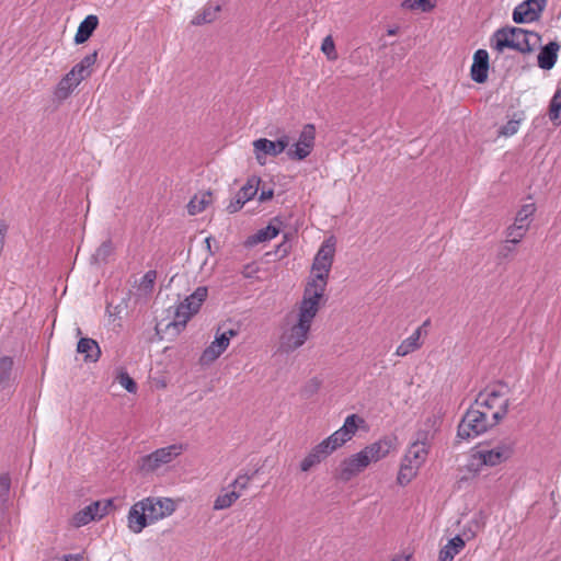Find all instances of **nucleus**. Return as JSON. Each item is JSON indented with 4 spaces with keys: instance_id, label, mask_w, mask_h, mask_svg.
I'll list each match as a JSON object with an SVG mask.
<instances>
[{
    "instance_id": "nucleus-49",
    "label": "nucleus",
    "mask_w": 561,
    "mask_h": 561,
    "mask_svg": "<svg viewBox=\"0 0 561 561\" xmlns=\"http://www.w3.org/2000/svg\"><path fill=\"white\" fill-rule=\"evenodd\" d=\"M321 50L328 56L329 59H335V45L331 36H327L321 45Z\"/></svg>"
},
{
    "instance_id": "nucleus-30",
    "label": "nucleus",
    "mask_w": 561,
    "mask_h": 561,
    "mask_svg": "<svg viewBox=\"0 0 561 561\" xmlns=\"http://www.w3.org/2000/svg\"><path fill=\"white\" fill-rule=\"evenodd\" d=\"M211 194L206 193L201 198L194 196L187 204V211L190 215H196L206 208V205L210 202Z\"/></svg>"
},
{
    "instance_id": "nucleus-46",
    "label": "nucleus",
    "mask_w": 561,
    "mask_h": 561,
    "mask_svg": "<svg viewBox=\"0 0 561 561\" xmlns=\"http://www.w3.org/2000/svg\"><path fill=\"white\" fill-rule=\"evenodd\" d=\"M220 10L219 7H216V8H206L204 9V11L198 14L194 20H193V24H203V23H210L211 21L215 20L216 18V13Z\"/></svg>"
},
{
    "instance_id": "nucleus-21",
    "label": "nucleus",
    "mask_w": 561,
    "mask_h": 561,
    "mask_svg": "<svg viewBox=\"0 0 561 561\" xmlns=\"http://www.w3.org/2000/svg\"><path fill=\"white\" fill-rule=\"evenodd\" d=\"M81 83L76 77H71L70 72L66 73L58 82L55 95L59 100L67 99L72 91Z\"/></svg>"
},
{
    "instance_id": "nucleus-16",
    "label": "nucleus",
    "mask_w": 561,
    "mask_h": 561,
    "mask_svg": "<svg viewBox=\"0 0 561 561\" xmlns=\"http://www.w3.org/2000/svg\"><path fill=\"white\" fill-rule=\"evenodd\" d=\"M428 454V447L424 439L420 437L410 445L403 461L415 465L416 467H421L422 463L426 460Z\"/></svg>"
},
{
    "instance_id": "nucleus-45",
    "label": "nucleus",
    "mask_w": 561,
    "mask_h": 561,
    "mask_svg": "<svg viewBox=\"0 0 561 561\" xmlns=\"http://www.w3.org/2000/svg\"><path fill=\"white\" fill-rule=\"evenodd\" d=\"M549 116L551 121H561V91H558L550 102Z\"/></svg>"
},
{
    "instance_id": "nucleus-13",
    "label": "nucleus",
    "mask_w": 561,
    "mask_h": 561,
    "mask_svg": "<svg viewBox=\"0 0 561 561\" xmlns=\"http://www.w3.org/2000/svg\"><path fill=\"white\" fill-rule=\"evenodd\" d=\"M333 453L328 447V444L320 442L308 453V455L300 462V470L304 472L310 471L313 467L320 465Z\"/></svg>"
},
{
    "instance_id": "nucleus-54",
    "label": "nucleus",
    "mask_w": 561,
    "mask_h": 561,
    "mask_svg": "<svg viewBox=\"0 0 561 561\" xmlns=\"http://www.w3.org/2000/svg\"><path fill=\"white\" fill-rule=\"evenodd\" d=\"M457 553H454V550L449 549V546H444L438 556V561H454V558Z\"/></svg>"
},
{
    "instance_id": "nucleus-25",
    "label": "nucleus",
    "mask_w": 561,
    "mask_h": 561,
    "mask_svg": "<svg viewBox=\"0 0 561 561\" xmlns=\"http://www.w3.org/2000/svg\"><path fill=\"white\" fill-rule=\"evenodd\" d=\"M139 503L144 504V510L148 515V519L149 522H151V524L163 518V512L160 511V508L156 504V497H146L139 501Z\"/></svg>"
},
{
    "instance_id": "nucleus-41",
    "label": "nucleus",
    "mask_w": 561,
    "mask_h": 561,
    "mask_svg": "<svg viewBox=\"0 0 561 561\" xmlns=\"http://www.w3.org/2000/svg\"><path fill=\"white\" fill-rule=\"evenodd\" d=\"M321 387V380L317 377L308 380L300 390V394L304 399H310L313 397Z\"/></svg>"
},
{
    "instance_id": "nucleus-63",
    "label": "nucleus",
    "mask_w": 561,
    "mask_h": 561,
    "mask_svg": "<svg viewBox=\"0 0 561 561\" xmlns=\"http://www.w3.org/2000/svg\"><path fill=\"white\" fill-rule=\"evenodd\" d=\"M211 240H213V238H211V237H207V238L205 239V244H206V248H207V250H208L209 254H213V251H211V248H210V241H211Z\"/></svg>"
},
{
    "instance_id": "nucleus-1",
    "label": "nucleus",
    "mask_w": 561,
    "mask_h": 561,
    "mask_svg": "<svg viewBox=\"0 0 561 561\" xmlns=\"http://www.w3.org/2000/svg\"><path fill=\"white\" fill-rule=\"evenodd\" d=\"M320 301L321 299L310 296V291L304 294L299 305L297 323L282 336V347L286 352L295 351L304 345L308 339L311 323L320 309Z\"/></svg>"
},
{
    "instance_id": "nucleus-50",
    "label": "nucleus",
    "mask_w": 561,
    "mask_h": 561,
    "mask_svg": "<svg viewBox=\"0 0 561 561\" xmlns=\"http://www.w3.org/2000/svg\"><path fill=\"white\" fill-rule=\"evenodd\" d=\"M69 72L71 77H76L78 81L82 82L84 79L90 77L92 71L83 69L82 65L77 64L72 67V69Z\"/></svg>"
},
{
    "instance_id": "nucleus-34",
    "label": "nucleus",
    "mask_w": 561,
    "mask_h": 561,
    "mask_svg": "<svg viewBox=\"0 0 561 561\" xmlns=\"http://www.w3.org/2000/svg\"><path fill=\"white\" fill-rule=\"evenodd\" d=\"M314 139H316L314 125H312V124L305 125L299 135V139H298L300 141V145H304L307 148L313 149Z\"/></svg>"
},
{
    "instance_id": "nucleus-35",
    "label": "nucleus",
    "mask_w": 561,
    "mask_h": 561,
    "mask_svg": "<svg viewBox=\"0 0 561 561\" xmlns=\"http://www.w3.org/2000/svg\"><path fill=\"white\" fill-rule=\"evenodd\" d=\"M13 359L9 356L0 358V386H5L11 377Z\"/></svg>"
},
{
    "instance_id": "nucleus-14",
    "label": "nucleus",
    "mask_w": 561,
    "mask_h": 561,
    "mask_svg": "<svg viewBox=\"0 0 561 561\" xmlns=\"http://www.w3.org/2000/svg\"><path fill=\"white\" fill-rule=\"evenodd\" d=\"M489 54L485 49H478L473 55L470 69L471 79L477 83H484L488 79Z\"/></svg>"
},
{
    "instance_id": "nucleus-20",
    "label": "nucleus",
    "mask_w": 561,
    "mask_h": 561,
    "mask_svg": "<svg viewBox=\"0 0 561 561\" xmlns=\"http://www.w3.org/2000/svg\"><path fill=\"white\" fill-rule=\"evenodd\" d=\"M99 18L94 14L85 16V19L79 24L77 33L75 35L76 44L85 43L98 28Z\"/></svg>"
},
{
    "instance_id": "nucleus-18",
    "label": "nucleus",
    "mask_w": 561,
    "mask_h": 561,
    "mask_svg": "<svg viewBox=\"0 0 561 561\" xmlns=\"http://www.w3.org/2000/svg\"><path fill=\"white\" fill-rule=\"evenodd\" d=\"M430 324V320H426L423 325L419 327L411 336L403 340L401 344L397 347L396 355L398 356H407L410 353L419 350L422 346V342L420 341L422 329Z\"/></svg>"
},
{
    "instance_id": "nucleus-9",
    "label": "nucleus",
    "mask_w": 561,
    "mask_h": 561,
    "mask_svg": "<svg viewBox=\"0 0 561 561\" xmlns=\"http://www.w3.org/2000/svg\"><path fill=\"white\" fill-rule=\"evenodd\" d=\"M548 0H525L513 11V21L517 24L537 21Z\"/></svg>"
},
{
    "instance_id": "nucleus-17",
    "label": "nucleus",
    "mask_w": 561,
    "mask_h": 561,
    "mask_svg": "<svg viewBox=\"0 0 561 561\" xmlns=\"http://www.w3.org/2000/svg\"><path fill=\"white\" fill-rule=\"evenodd\" d=\"M77 352L83 355L84 362L95 363L101 356L98 342L90 337H81L77 344Z\"/></svg>"
},
{
    "instance_id": "nucleus-3",
    "label": "nucleus",
    "mask_w": 561,
    "mask_h": 561,
    "mask_svg": "<svg viewBox=\"0 0 561 561\" xmlns=\"http://www.w3.org/2000/svg\"><path fill=\"white\" fill-rule=\"evenodd\" d=\"M492 47L502 53L505 48H512L519 53L527 54L535 50L540 44L541 37L538 33L526 31L520 27H502L497 30L492 38Z\"/></svg>"
},
{
    "instance_id": "nucleus-22",
    "label": "nucleus",
    "mask_w": 561,
    "mask_h": 561,
    "mask_svg": "<svg viewBox=\"0 0 561 561\" xmlns=\"http://www.w3.org/2000/svg\"><path fill=\"white\" fill-rule=\"evenodd\" d=\"M278 232H279V229L277 227L273 226L272 224H270L265 228L260 229L252 236L248 237V239L245 241V245L253 247L261 242L268 241V240L275 238L278 234Z\"/></svg>"
},
{
    "instance_id": "nucleus-59",
    "label": "nucleus",
    "mask_w": 561,
    "mask_h": 561,
    "mask_svg": "<svg viewBox=\"0 0 561 561\" xmlns=\"http://www.w3.org/2000/svg\"><path fill=\"white\" fill-rule=\"evenodd\" d=\"M257 272V267L254 264H248L244 266L242 274L245 278H251Z\"/></svg>"
},
{
    "instance_id": "nucleus-19",
    "label": "nucleus",
    "mask_w": 561,
    "mask_h": 561,
    "mask_svg": "<svg viewBox=\"0 0 561 561\" xmlns=\"http://www.w3.org/2000/svg\"><path fill=\"white\" fill-rule=\"evenodd\" d=\"M559 48L560 45L557 42H550L541 47L537 57L538 66L543 70L551 69L557 61Z\"/></svg>"
},
{
    "instance_id": "nucleus-47",
    "label": "nucleus",
    "mask_w": 561,
    "mask_h": 561,
    "mask_svg": "<svg viewBox=\"0 0 561 561\" xmlns=\"http://www.w3.org/2000/svg\"><path fill=\"white\" fill-rule=\"evenodd\" d=\"M515 245L516 244H513L510 240H506L505 243L503 245H501L497 251V255H496L497 260L499 261L510 260L516 251Z\"/></svg>"
},
{
    "instance_id": "nucleus-61",
    "label": "nucleus",
    "mask_w": 561,
    "mask_h": 561,
    "mask_svg": "<svg viewBox=\"0 0 561 561\" xmlns=\"http://www.w3.org/2000/svg\"><path fill=\"white\" fill-rule=\"evenodd\" d=\"M510 404H511L510 399H505V400L502 402V404L500 405V408H499V409H500V410H502V411L504 412V414H506V415H507L508 410H510Z\"/></svg>"
},
{
    "instance_id": "nucleus-23",
    "label": "nucleus",
    "mask_w": 561,
    "mask_h": 561,
    "mask_svg": "<svg viewBox=\"0 0 561 561\" xmlns=\"http://www.w3.org/2000/svg\"><path fill=\"white\" fill-rule=\"evenodd\" d=\"M10 486L11 478L9 473H2L0 476V519H2L8 510L10 500Z\"/></svg>"
},
{
    "instance_id": "nucleus-48",
    "label": "nucleus",
    "mask_w": 561,
    "mask_h": 561,
    "mask_svg": "<svg viewBox=\"0 0 561 561\" xmlns=\"http://www.w3.org/2000/svg\"><path fill=\"white\" fill-rule=\"evenodd\" d=\"M156 504L163 512V518L170 516L175 511V503L171 499H156Z\"/></svg>"
},
{
    "instance_id": "nucleus-62",
    "label": "nucleus",
    "mask_w": 561,
    "mask_h": 561,
    "mask_svg": "<svg viewBox=\"0 0 561 561\" xmlns=\"http://www.w3.org/2000/svg\"><path fill=\"white\" fill-rule=\"evenodd\" d=\"M224 334H227L229 336V340L238 334L237 330L230 329L228 331L222 332Z\"/></svg>"
},
{
    "instance_id": "nucleus-42",
    "label": "nucleus",
    "mask_w": 561,
    "mask_h": 561,
    "mask_svg": "<svg viewBox=\"0 0 561 561\" xmlns=\"http://www.w3.org/2000/svg\"><path fill=\"white\" fill-rule=\"evenodd\" d=\"M157 279V271L150 270L148 271L139 283V289L144 291L145 294H149L153 290L154 283Z\"/></svg>"
},
{
    "instance_id": "nucleus-43",
    "label": "nucleus",
    "mask_w": 561,
    "mask_h": 561,
    "mask_svg": "<svg viewBox=\"0 0 561 561\" xmlns=\"http://www.w3.org/2000/svg\"><path fill=\"white\" fill-rule=\"evenodd\" d=\"M116 379L119 382V385L124 387L128 392L135 393L137 391L136 381L124 369H119Z\"/></svg>"
},
{
    "instance_id": "nucleus-26",
    "label": "nucleus",
    "mask_w": 561,
    "mask_h": 561,
    "mask_svg": "<svg viewBox=\"0 0 561 561\" xmlns=\"http://www.w3.org/2000/svg\"><path fill=\"white\" fill-rule=\"evenodd\" d=\"M351 438L347 437V434L340 427L337 431L332 433L329 437L323 439L324 444H328V447L334 453L336 449L342 447L344 444L350 442Z\"/></svg>"
},
{
    "instance_id": "nucleus-60",
    "label": "nucleus",
    "mask_w": 561,
    "mask_h": 561,
    "mask_svg": "<svg viewBox=\"0 0 561 561\" xmlns=\"http://www.w3.org/2000/svg\"><path fill=\"white\" fill-rule=\"evenodd\" d=\"M505 416L506 414H504V412L500 409L496 412H494L492 414V422H490L491 427L500 423Z\"/></svg>"
},
{
    "instance_id": "nucleus-52",
    "label": "nucleus",
    "mask_w": 561,
    "mask_h": 561,
    "mask_svg": "<svg viewBox=\"0 0 561 561\" xmlns=\"http://www.w3.org/2000/svg\"><path fill=\"white\" fill-rule=\"evenodd\" d=\"M88 506L91 507L94 519H100L106 514L107 506L101 507L100 502H93Z\"/></svg>"
},
{
    "instance_id": "nucleus-10",
    "label": "nucleus",
    "mask_w": 561,
    "mask_h": 561,
    "mask_svg": "<svg viewBox=\"0 0 561 561\" xmlns=\"http://www.w3.org/2000/svg\"><path fill=\"white\" fill-rule=\"evenodd\" d=\"M260 183L261 179L259 176L253 175L249 178L247 183L239 190L236 197L232 198L227 206L228 213H237L248 201L252 199L259 191Z\"/></svg>"
},
{
    "instance_id": "nucleus-36",
    "label": "nucleus",
    "mask_w": 561,
    "mask_h": 561,
    "mask_svg": "<svg viewBox=\"0 0 561 561\" xmlns=\"http://www.w3.org/2000/svg\"><path fill=\"white\" fill-rule=\"evenodd\" d=\"M535 210V204L523 205L522 208L517 211L514 222L522 226H527V228H529V218L534 215Z\"/></svg>"
},
{
    "instance_id": "nucleus-29",
    "label": "nucleus",
    "mask_w": 561,
    "mask_h": 561,
    "mask_svg": "<svg viewBox=\"0 0 561 561\" xmlns=\"http://www.w3.org/2000/svg\"><path fill=\"white\" fill-rule=\"evenodd\" d=\"M239 497L240 493L237 491H230L225 494H220L214 502V510L220 511L229 508Z\"/></svg>"
},
{
    "instance_id": "nucleus-57",
    "label": "nucleus",
    "mask_w": 561,
    "mask_h": 561,
    "mask_svg": "<svg viewBox=\"0 0 561 561\" xmlns=\"http://www.w3.org/2000/svg\"><path fill=\"white\" fill-rule=\"evenodd\" d=\"M8 232V225L4 220H0V252L3 250L5 236Z\"/></svg>"
},
{
    "instance_id": "nucleus-27",
    "label": "nucleus",
    "mask_w": 561,
    "mask_h": 561,
    "mask_svg": "<svg viewBox=\"0 0 561 561\" xmlns=\"http://www.w3.org/2000/svg\"><path fill=\"white\" fill-rule=\"evenodd\" d=\"M419 467L415 465L408 463L402 461L399 473H398V483L400 485H407L411 480L416 476Z\"/></svg>"
},
{
    "instance_id": "nucleus-28",
    "label": "nucleus",
    "mask_w": 561,
    "mask_h": 561,
    "mask_svg": "<svg viewBox=\"0 0 561 561\" xmlns=\"http://www.w3.org/2000/svg\"><path fill=\"white\" fill-rule=\"evenodd\" d=\"M364 423L365 420L362 416L357 414H351L345 419L342 428L347 434V437L352 439L358 431L359 426Z\"/></svg>"
},
{
    "instance_id": "nucleus-37",
    "label": "nucleus",
    "mask_w": 561,
    "mask_h": 561,
    "mask_svg": "<svg viewBox=\"0 0 561 561\" xmlns=\"http://www.w3.org/2000/svg\"><path fill=\"white\" fill-rule=\"evenodd\" d=\"M311 151H312L311 148H307L304 145H300V141L298 140L293 146V148H290L287 151V156L290 160L301 161V160L306 159L311 153Z\"/></svg>"
},
{
    "instance_id": "nucleus-53",
    "label": "nucleus",
    "mask_w": 561,
    "mask_h": 561,
    "mask_svg": "<svg viewBox=\"0 0 561 561\" xmlns=\"http://www.w3.org/2000/svg\"><path fill=\"white\" fill-rule=\"evenodd\" d=\"M98 59V50H94L92 54L87 55L79 65H82L83 69L91 70V67L96 62Z\"/></svg>"
},
{
    "instance_id": "nucleus-56",
    "label": "nucleus",
    "mask_w": 561,
    "mask_h": 561,
    "mask_svg": "<svg viewBox=\"0 0 561 561\" xmlns=\"http://www.w3.org/2000/svg\"><path fill=\"white\" fill-rule=\"evenodd\" d=\"M215 343H216V347H219L221 348L224 352L227 350V347L229 346V336L227 334H224V333H217V335L215 336Z\"/></svg>"
},
{
    "instance_id": "nucleus-55",
    "label": "nucleus",
    "mask_w": 561,
    "mask_h": 561,
    "mask_svg": "<svg viewBox=\"0 0 561 561\" xmlns=\"http://www.w3.org/2000/svg\"><path fill=\"white\" fill-rule=\"evenodd\" d=\"M252 479V476L240 474L237 479L231 483V486L239 488L241 490L248 486L249 481Z\"/></svg>"
},
{
    "instance_id": "nucleus-5",
    "label": "nucleus",
    "mask_w": 561,
    "mask_h": 561,
    "mask_svg": "<svg viewBox=\"0 0 561 561\" xmlns=\"http://www.w3.org/2000/svg\"><path fill=\"white\" fill-rule=\"evenodd\" d=\"M515 442L511 438H505L499 442L491 449H481L472 455L471 466L477 465L478 471L481 466L494 467L508 460L514 453Z\"/></svg>"
},
{
    "instance_id": "nucleus-44",
    "label": "nucleus",
    "mask_w": 561,
    "mask_h": 561,
    "mask_svg": "<svg viewBox=\"0 0 561 561\" xmlns=\"http://www.w3.org/2000/svg\"><path fill=\"white\" fill-rule=\"evenodd\" d=\"M113 251H114L113 243L108 239L101 243V245L96 249L93 257L96 261L105 262L107 260V257L113 253Z\"/></svg>"
},
{
    "instance_id": "nucleus-39",
    "label": "nucleus",
    "mask_w": 561,
    "mask_h": 561,
    "mask_svg": "<svg viewBox=\"0 0 561 561\" xmlns=\"http://www.w3.org/2000/svg\"><path fill=\"white\" fill-rule=\"evenodd\" d=\"M92 520H94L92 510L91 507L87 506L73 515L72 525L75 527H81L89 524Z\"/></svg>"
},
{
    "instance_id": "nucleus-7",
    "label": "nucleus",
    "mask_w": 561,
    "mask_h": 561,
    "mask_svg": "<svg viewBox=\"0 0 561 561\" xmlns=\"http://www.w3.org/2000/svg\"><path fill=\"white\" fill-rule=\"evenodd\" d=\"M289 145V137L284 135L276 141H272L266 138H259L253 141L254 154L257 163L264 165L266 157H277Z\"/></svg>"
},
{
    "instance_id": "nucleus-33",
    "label": "nucleus",
    "mask_w": 561,
    "mask_h": 561,
    "mask_svg": "<svg viewBox=\"0 0 561 561\" xmlns=\"http://www.w3.org/2000/svg\"><path fill=\"white\" fill-rule=\"evenodd\" d=\"M527 230V226H522L519 224L514 222L506 229L507 240H510L513 244H517L522 241Z\"/></svg>"
},
{
    "instance_id": "nucleus-32",
    "label": "nucleus",
    "mask_w": 561,
    "mask_h": 561,
    "mask_svg": "<svg viewBox=\"0 0 561 561\" xmlns=\"http://www.w3.org/2000/svg\"><path fill=\"white\" fill-rule=\"evenodd\" d=\"M222 353L224 351L219 347H216V343L213 341L211 344L202 353L199 362L202 365H209L214 363Z\"/></svg>"
},
{
    "instance_id": "nucleus-11",
    "label": "nucleus",
    "mask_w": 561,
    "mask_h": 561,
    "mask_svg": "<svg viewBox=\"0 0 561 561\" xmlns=\"http://www.w3.org/2000/svg\"><path fill=\"white\" fill-rule=\"evenodd\" d=\"M397 448V437L389 435L383 436L379 440L366 446L363 451L368 457V461L377 462L387 457L391 450Z\"/></svg>"
},
{
    "instance_id": "nucleus-31",
    "label": "nucleus",
    "mask_w": 561,
    "mask_h": 561,
    "mask_svg": "<svg viewBox=\"0 0 561 561\" xmlns=\"http://www.w3.org/2000/svg\"><path fill=\"white\" fill-rule=\"evenodd\" d=\"M192 316V312L187 310V307H185V301L183 300L175 308L174 320L172 324L174 327H185Z\"/></svg>"
},
{
    "instance_id": "nucleus-64",
    "label": "nucleus",
    "mask_w": 561,
    "mask_h": 561,
    "mask_svg": "<svg viewBox=\"0 0 561 561\" xmlns=\"http://www.w3.org/2000/svg\"><path fill=\"white\" fill-rule=\"evenodd\" d=\"M398 33V28H390L388 30L389 35H396Z\"/></svg>"
},
{
    "instance_id": "nucleus-8",
    "label": "nucleus",
    "mask_w": 561,
    "mask_h": 561,
    "mask_svg": "<svg viewBox=\"0 0 561 561\" xmlns=\"http://www.w3.org/2000/svg\"><path fill=\"white\" fill-rule=\"evenodd\" d=\"M180 453L181 446L176 445L159 448L140 459V469L147 472L154 471L162 465L171 462Z\"/></svg>"
},
{
    "instance_id": "nucleus-38",
    "label": "nucleus",
    "mask_w": 561,
    "mask_h": 561,
    "mask_svg": "<svg viewBox=\"0 0 561 561\" xmlns=\"http://www.w3.org/2000/svg\"><path fill=\"white\" fill-rule=\"evenodd\" d=\"M402 5L410 10L428 12L435 7V3L433 0H404Z\"/></svg>"
},
{
    "instance_id": "nucleus-58",
    "label": "nucleus",
    "mask_w": 561,
    "mask_h": 561,
    "mask_svg": "<svg viewBox=\"0 0 561 561\" xmlns=\"http://www.w3.org/2000/svg\"><path fill=\"white\" fill-rule=\"evenodd\" d=\"M273 196H274L273 188H267L266 190L265 187H262L260 196H259V201L260 202H266V201L272 199Z\"/></svg>"
},
{
    "instance_id": "nucleus-15",
    "label": "nucleus",
    "mask_w": 561,
    "mask_h": 561,
    "mask_svg": "<svg viewBox=\"0 0 561 561\" xmlns=\"http://www.w3.org/2000/svg\"><path fill=\"white\" fill-rule=\"evenodd\" d=\"M127 518L128 528L134 534H139L144 530V528L151 525V522H149V517L144 510V504H140L139 502L135 503L130 507Z\"/></svg>"
},
{
    "instance_id": "nucleus-40",
    "label": "nucleus",
    "mask_w": 561,
    "mask_h": 561,
    "mask_svg": "<svg viewBox=\"0 0 561 561\" xmlns=\"http://www.w3.org/2000/svg\"><path fill=\"white\" fill-rule=\"evenodd\" d=\"M522 119L523 118L518 116L517 113H514L512 118L501 127L499 134L506 137L513 136L514 134L517 133Z\"/></svg>"
},
{
    "instance_id": "nucleus-12",
    "label": "nucleus",
    "mask_w": 561,
    "mask_h": 561,
    "mask_svg": "<svg viewBox=\"0 0 561 561\" xmlns=\"http://www.w3.org/2000/svg\"><path fill=\"white\" fill-rule=\"evenodd\" d=\"M507 392H510L507 383L504 381H496L479 392L476 399V404L486 409H493L496 401Z\"/></svg>"
},
{
    "instance_id": "nucleus-4",
    "label": "nucleus",
    "mask_w": 561,
    "mask_h": 561,
    "mask_svg": "<svg viewBox=\"0 0 561 561\" xmlns=\"http://www.w3.org/2000/svg\"><path fill=\"white\" fill-rule=\"evenodd\" d=\"M491 427L490 421L484 412L470 408L462 416L457 427V440H468L483 434Z\"/></svg>"
},
{
    "instance_id": "nucleus-6",
    "label": "nucleus",
    "mask_w": 561,
    "mask_h": 561,
    "mask_svg": "<svg viewBox=\"0 0 561 561\" xmlns=\"http://www.w3.org/2000/svg\"><path fill=\"white\" fill-rule=\"evenodd\" d=\"M369 465L368 457L362 449L359 453L351 455L340 462L335 478L340 481L348 482L363 472Z\"/></svg>"
},
{
    "instance_id": "nucleus-51",
    "label": "nucleus",
    "mask_w": 561,
    "mask_h": 561,
    "mask_svg": "<svg viewBox=\"0 0 561 561\" xmlns=\"http://www.w3.org/2000/svg\"><path fill=\"white\" fill-rule=\"evenodd\" d=\"M465 545V540L459 535L455 536L447 542V546H449V549L454 550V553H459L463 549Z\"/></svg>"
},
{
    "instance_id": "nucleus-2",
    "label": "nucleus",
    "mask_w": 561,
    "mask_h": 561,
    "mask_svg": "<svg viewBox=\"0 0 561 561\" xmlns=\"http://www.w3.org/2000/svg\"><path fill=\"white\" fill-rule=\"evenodd\" d=\"M335 253V239L330 237L323 241L316 254L312 271L317 272L312 279L307 283L304 294L310 291L313 298L322 299L327 287V280L333 263Z\"/></svg>"
},
{
    "instance_id": "nucleus-24",
    "label": "nucleus",
    "mask_w": 561,
    "mask_h": 561,
    "mask_svg": "<svg viewBox=\"0 0 561 561\" xmlns=\"http://www.w3.org/2000/svg\"><path fill=\"white\" fill-rule=\"evenodd\" d=\"M207 293L206 287H197L192 295L184 299L185 307H187V310H190L192 314H195L199 310L203 301L207 297Z\"/></svg>"
}]
</instances>
